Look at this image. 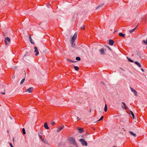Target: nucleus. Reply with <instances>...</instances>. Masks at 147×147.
Segmentation results:
<instances>
[{
	"label": "nucleus",
	"instance_id": "1",
	"mask_svg": "<svg viewBox=\"0 0 147 147\" xmlns=\"http://www.w3.org/2000/svg\"><path fill=\"white\" fill-rule=\"evenodd\" d=\"M77 33H75L70 40L72 46H73V45L77 37Z\"/></svg>",
	"mask_w": 147,
	"mask_h": 147
},
{
	"label": "nucleus",
	"instance_id": "2",
	"mask_svg": "<svg viewBox=\"0 0 147 147\" xmlns=\"http://www.w3.org/2000/svg\"><path fill=\"white\" fill-rule=\"evenodd\" d=\"M69 142L71 144L75 145L76 144L75 139L73 137H70L68 138Z\"/></svg>",
	"mask_w": 147,
	"mask_h": 147
},
{
	"label": "nucleus",
	"instance_id": "3",
	"mask_svg": "<svg viewBox=\"0 0 147 147\" xmlns=\"http://www.w3.org/2000/svg\"><path fill=\"white\" fill-rule=\"evenodd\" d=\"M82 143V144L83 146H87L88 145V144L87 142L85 141L83 139H81L79 140Z\"/></svg>",
	"mask_w": 147,
	"mask_h": 147
},
{
	"label": "nucleus",
	"instance_id": "4",
	"mask_svg": "<svg viewBox=\"0 0 147 147\" xmlns=\"http://www.w3.org/2000/svg\"><path fill=\"white\" fill-rule=\"evenodd\" d=\"M7 41L9 42H10V38L8 37L5 38L4 42L5 43V45H7Z\"/></svg>",
	"mask_w": 147,
	"mask_h": 147
},
{
	"label": "nucleus",
	"instance_id": "5",
	"mask_svg": "<svg viewBox=\"0 0 147 147\" xmlns=\"http://www.w3.org/2000/svg\"><path fill=\"white\" fill-rule=\"evenodd\" d=\"M130 88L131 91L134 93V94L135 96H138V94L136 91L131 87H130Z\"/></svg>",
	"mask_w": 147,
	"mask_h": 147
},
{
	"label": "nucleus",
	"instance_id": "6",
	"mask_svg": "<svg viewBox=\"0 0 147 147\" xmlns=\"http://www.w3.org/2000/svg\"><path fill=\"white\" fill-rule=\"evenodd\" d=\"M34 52L36 53L35 55L37 56L39 54V51L36 47H34Z\"/></svg>",
	"mask_w": 147,
	"mask_h": 147
},
{
	"label": "nucleus",
	"instance_id": "7",
	"mask_svg": "<svg viewBox=\"0 0 147 147\" xmlns=\"http://www.w3.org/2000/svg\"><path fill=\"white\" fill-rule=\"evenodd\" d=\"M33 88L32 87H30L27 90H26L25 92H28L29 93H31L32 92V90H33Z\"/></svg>",
	"mask_w": 147,
	"mask_h": 147
},
{
	"label": "nucleus",
	"instance_id": "8",
	"mask_svg": "<svg viewBox=\"0 0 147 147\" xmlns=\"http://www.w3.org/2000/svg\"><path fill=\"white\" fill-rule=\"evenodd\" d=\"M77 129L78 130L79 132L82 133L83 132L84 129L82 128H79V127H77Z\"/></svg>",
	"mask_w": 147,
	"mask_h": 147
},
{
	"label": "nucleus",
	"instance_id": "9",
	"mask_svg": "<svg viewBox=\"0 0 147 147\" xmlns=\"http://www.w3.org/2000/svg\"><path fill=\"white\" fill-rule=\"evenodd\" d=\"M64 126L63 125L62 127H58L57 129V132H59L61 131L63 128Z\"/></svg>",
	"mask_w": 147,
	"mask_h": 147
},
{
	"label": "nucleus",
	"instance_id": "10",
	"mask_svg": "<svg viewBox=\"0 0 147 147\" xmlns=\"http://www.w3.org/2000/svg\"><path fill=\"white\" fill-rule=\"evenodd\" d=\"M122 103L124 105V106H122V108H123V109H127V106L125 104V103H124V102H122Z\"/></svg>",
	"mask_w": 147,
	"mask_h": 147
},
{
	"label": "nucleus",
	"instance_id": "11",
	"mask_svg": "<svg viewBox=\"0 0 147 147\" xmlns=\"http://www.w3.org/2000/svg\"><path fill=\"white\" fill-rule=\"evenodd\" d=\"M29 38L30 40V42L32 44H34V43L33 41H32V39L31 37V35L30 34L29 35Z\"/></svg>",
	"mask_w": 147,
	"mask_h": 147
},
{
	"label": "nucleus",
	"instance_id": "12",
	"mask_svg": "<svg viewBox=\"0 0 147 147\" xmlns=\"http://www.w3.org/2000/svg\"><path fill=\"white\" fill-rule=\"evenodd\" d=\"M100 54L101 55H104L105 54V52L103 48L101 49L100 50Z\"/></svg>",
	"mask_w": 147,
	"mask_h": 147
},
{
	"label": "nucleus",
	"instance_id": "13",
	"mask_svg": "<svg viewBox=\"0 0 147 147\" xmlns=\"http://www.w3.org/2000/svg\"><path fill=\"white\" fill-rule=\"evenodd\" d=\"M114 42V41L110 39L109 40V44L111 45H113Z\"/></svg>",
	"mask_w": 147,
	"mask_h": 147
},
{
	"label": "nucleus",
	"instance_id": "14",
	"mask_svg": "<svg viewBox=\"0 0 147 147\" xmlns=\"http://www.w3.org/2000/svg\"><path fill=\"white\" fill-rule=\"evenodd\" d=\"M44 127L46 129H48L49 128V127L48 126L47 123L46 122L44 123Z\"/></svg>",
	"mask_w": 147,
	"mask_h": 147
},
{
	"label": "nucleus",
	"instance_id": "15",
	"mask_svg": "<svg viewBox=\"0 0 147 147\" xmlns=\"http://www.w3.org/2000/svg\"><path fill=\"white\" fill-rule=\"evenodd\" d=\"M135 63L136 64L138 67H141V66L140 64L138 61H135Z\"/></svg>",
	"mask_w": 147,
	"mask_h": 147
},
{
	"label": "nucleus",
	"instance_id": "16",
	"mask_svg": "<svg viewBox=\"0 0 147 147\" xmlns=\"http://www.w3.org/2000/svg\"><path fill=\"white\" fill-rule=\"evenodd\" d=\"M119 36H121L123 37H124L125 36V34L121 32H119Z\"/></svg>",
	"mask_w": 147,
	"mask_h": 147
},
{
	"label": "nucleus",
	"instance_id": "17",
	"mask_svg": "<svg viewBox=\"0 0 147 147\" xmlns=\"http://www.w3.org/2000/svg\"><path fill=\"white\" fill-rule=\"evenodd\" d=\"M138 26V25H137V26L136 28H134L130 30L129 31V32L130 33H131L133 32L136 29V28H137V26Z\"/></svg>",
	"mask_w": 147,
	"mask_h": 147
},
{
	"label": "nucleus",
	"instance_id": "18",
	"mask_svg": "<svg viewBox=\"0 0 147 147\" xmlns=\"http://www.w3.org/2000/svg\"><path fill=\"white\" fill-rule=\"evenodd\" d=\"M129 133L131 134V135L133 136L134 137H136V134H135L133 133L131 131H129Z\"/></svg>",
	"mask_w": 147,
	"mask_h": 147
},
{
	"label": "nucleus",
	"instance_id": "19",
	"mask_svg": "<svg viewBox=\"0 0 147 147\" xmlns=\"http://www.w3.org/2000/svg\"><path fill=\"white\" fill-rule=\"evenodd\" d=\"M67 60L68 61H69V62H72V63H75V62H77V61H73L72 60H70V59H67Z\"/></svg>",
	"mask_w": 147,
	"mask_h": 147
},
{
	"label": "nucleus",
	"instance_id": "20",
	"mask_svg": "<svg viewBox=\"0 0 147 147\" xmlns=\"http://www.w3.org/2000/svg\"><path fill=\"white\" fill-rule=\"evenodd\" d=\"M107 105L106 104H105V109H104V111L105 112H106L107 111Z\"/></svg>",
	"mask_w": 147,
	"mask_h": 147
},
{
	"label": "nucleus",
	"instance_id": "21",
	"mask_svg": "<svg viewBox=\"0 0 147 147\" xmlns=\"http://www.w3.org/2000/svg\"><path fill=\"white\" fill-rule=\"evenodd\" d=\"M74 68L77 71H78L79 70V68L78 67V66H74Z\"/></svg>",
	"mask_w": 147,
	"mask_h": 147
},
{
	"label": "nucleus",
	"instance_id": "22",
	"mask_svg": "<svg viewBox=\"0 0 147 147\" xmlns=\"http://www.w3.org/2000/svg\"><path fill=\"white\" fill-rule=\"evenodd\" d=\"M25 78H23V79L22 80H21L20 83V84H23V83H24V81H25Z\"/></svg>",
	"mask_w": 147,
	"mask_h": 147
},
{
	"label": "nucleus",
	"instance_id": "23",
	"mask_svg": "<svg viewBox=\"0 0 147 147\" xmlns=\"http://www.w3.org/2000/svg\"><path fill=\"white\" fill-rule=\"evenodd\" d=\"M104 5V4H101L99 5L97 7H96V9H97L99 7H101L103 6Z\"/></svg>",
	"mask_w": 147,
	"mask_h": 147
},
{
	"label": "nucleus",
	"instance_id": "24",
	"mask_svg": "<svg viewBox=\"0 0 147 147\" xmlns=\"http://www.w3.org/2000/svg\"><path fill=\"white\" fill-rule=\"evenodd\" d=\"M127 59H128V60L129 62H132V63H133V62H134V61L133 60H132L130 58H129L128 57H127Z\"/></svg>",
	"mask_w": 147,
	"mask_h": 147
},
{
	"label": "nucleus",
	"instance_id": "25",
	"mask_svg": "<svg viewBox=\"0 0 147 147\" xmlns=\"http://www.w3.org/2000/svg\"><path fill=\"white\" fill-rule=\"evenodd\" d=\"M76 59L77 61H80L81 60V59L80 57H77L76 58Z\"/></svg>",
	"mask_w": 147,
	"mask_h": 147
},
{
	"label": "nucleus",
	"instance_id": "26",
	"mask_svg": "<svg viewBox=\"0 0 147 147\" xmlns=\"http://www.w3.org/2000/svg\"><path fill=\"white\" fill-rule=\"evenodd\" d=\"M131 115H132V116L133 117V118L134 119V115L133 113L131 111Z\"/></svg>",
	"mask_w": 147,
	"mask_h": 147
},
{
	"label": "nucleus",
	"instance_id": "27",
	"mask_svg": "<svg viewBox=\"0 0 147 147\" xmlns=\"http://www.w3.org/2000/svg\"><path fill=\"white\" fill-rule=\"evenodd\" d=\"M22 130V132H23V134H25L26 132H25V129L24 128H23Z\"/></svg>",
	"mask_w": 147,
	"mask_h": 147
},
{
	"label": "nucleus",
	"instance_id": "28",
	"mask_svg": "<svg viewBox=\"0 0 147 147\" xmlns=\"http://www.w3.org/2000/svg\"><path fill=\"white\" fill-rule=\"evenodd\" d=\"M85 26L84 25L81 27V29L82 30H84L85 29Z\"/></svg>",
	"mask_w": 147,
	"mask_h": 147
},
{
	"label": "nucleus",
	"instance_id": "29",
	"mask_svg": "<svg viewBox=\"0 0 147 147\" xmlns=\"http://www.w3.org/2000/svg\"><path fill=\"white\" fill-rule=\"evenodd\" d=\"M55 122H54V121H52V122H51V124L52 125H54L55 124Z\"/></svg>",
	"mask_w": 147,
	"mask_h": 147
},
{
	"label": "nucleus",
	"instance_id": "30",
	"mask_svg": "<svg viewBox=\"0 0 147 147\" xmlns=\"http://www.w3.org/2000/svg\"><path fill=\"white\" fill-rule=\"evenodd\" d=\"M104 118V117L103 116H102L98 120V121H100L102 120Z\"/></svg>",
	"mask_w": 147,
	"mask_h": 147
},
{
	"label": "nucleus",
	"instance_id": "31",
	"mask_svg": "<svg viewBox=\"0 0 147 147\" xmlns=\"http://www.w3.org/2000/svg\"><path fill=\"white\" fill-rule=\"evenodd\" d=\"M143 41L145 43H146V44H147V39L146 40V41H145V40H144Z\"/></svg>",
	"mask_w": 147,
	"mask_h": 147
},
{
	"label": "nucleus",
	"instance_id": "32",
	"mask_svg": "<svg viewBox=\"0 0 147 147\" xmlns=\"http://www.w3.org/2000/svg\"><path fill=\"white\" fill-rule=\"evenodd\" d=\"M9 145L11 147H13L11 143L9 144Z\"/></svg>",
	"mask_w": 147,
	"mask_h": 147
},
{
	"label": "nucleus",
	"instance_id": "33",
	"mask_svg": "<svg viewBox=\"0 0 147 147\" xmlns=\"http://www.w3.org/2000/svg\"><path fill=\"white\" fill-rule=\"evenodd\" d=\"M39 138H40V139H42V136H41V135H39Z\"/></svg>",
	"mask_w": 147,
	"mask_h": 147
},
{
	"label": "nucleus",
	"instance_id": "34",
	"mask_svg": "<svg viewBox=\"0 0 147 147\" xmlns=\"http://www.w3.org/2000/svg\"><path fill=\"white\" fill-rule=\"evenodd\" d=\"M1 93L3 94H5V92H1Z\"/></svg>",
	"mask_w": 147,
	"mask_h": 147
},
{
	"label": "nucleus",
	"instance_id": "35",
	"mask_svg": "<svg viewBox=\"0 0 147 147\" xmlns=\"http://www.w3.org/2000/svg\"><path fill=\"white\" fill-rule=\"evenodd\" d=\"M77 119L78 120H80V118H79L78 117H77Z\"/></svg>",
	"mask_w": 147,
	"mask_h": 147
},
{
	"label": "nucleus",
	"instance_id": "36",
	"mask_svg": "<svg viewBox=\"0 0 147 147\" xmlns=\"http://www.w3.org/2000/svg\"><path fill=\"white\" fill-rule=\"evenodd\" d=\"M42 141L43 142H44V139H41Z\"/></svg>",
	"mask_w": 147,
	"mask_h": 147
},
{
	"label": "nucleus",
	"instance_id": "37",
	"mask_svg": "<svg viewBox=\"0 0 147 147\" xmlns=\"http://www.w3.org/2000/svg\"><path fill=\"white\" fill-rule=\"evenodd\" d=\"M141 69L142 71H144V70L143 69Z\"/></svg>",
	"mask_w": 147,
	"mask_h": 147
},
{
	"label": "nucleus",
	"instance_id": "38",
	"mask_svg": "<svg viewBox=\"0 0 147 147\" xmlns=\"http://www.w3.org/2000/svg\"><path fill=\"white\" fill-rule=\"evenodd\" d=\"M107 47H108L110 49V48H109V47H108V46H107Z\"/></svg>",
	"mask_w": 147,
	"mask_h": 147
},
{
	"label": "nucleus",
	"instance_id": "39",
	"mask_svg": "<svg viewBox=\"0 0 147 147\" xmlns=\"http://www.w3.org/2000/svg\"><path fill=\"white\" fill-rule=\"evenodd\" d=\"M121 69L122 70H123L121 68Z\"/></svg>",
	"mask_w": 147,
	"mask_h": 147
},
{
	"label": "nucleus",
	"instance_id": "40",
	"mask_svg": "<svg viewBox=\"0 0 147 147\" xmlns=\"http://www.w3.org/2000/svg\"><path fill=\"white\" fill-rule=\"evenodd\" d=\"M113 147H116V146H113Z\"/></svg>",
	"mask_w": 147,
	"mask_h": 147
}]
</instances>
